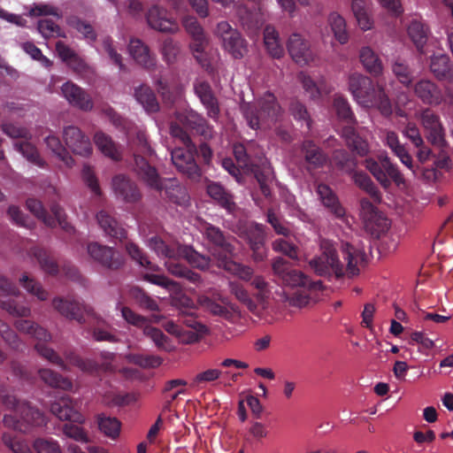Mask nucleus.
Segmentation results:
<instances>
[{
    "label": "nucleus",
    "mask_w": 453,
    "mask_h": 453,
    "mask_svg": "<svg viewBox=\"0 0 453 453\" xmlns=\"http://www.w3.org/2000/svg\"><path fill=\"white\" fill-rule=\"evenodd\" d=\"M65 361L82 372H95L99 370V365L92 359L82 358L73 349H65L62 351Z\"/></svg>",
    "instance_id": "nucleus-43"
},
{
    "label": "nucleus",
    "mask_w": 453,
    "mask_h": 453,
    "mask_svg": "<svg viewBox=\"0 0 453 453\" xmlns=\"http://www.w3.org/2000/svg\"><path fill=\"white\" fill-rule=\"evenodd\" d=\"M264 42L267 52L274 58H280L284 48L280 42L279 34L272 26H266L264 30Z\"/></svg>",
    "instance_id": "nucleus-46"
},
{
    "label": "nucleus",
    "mask_w": 453,
    "mask_h": 453,
    "mask_svg": "<svg viewBox=\"0 0 453 453\" xmlns=\"http://www.w3.org/2000/svg\"><path fill=\"white\" fill-rule=\"evenodd\" d=\"M328 22L335 39L342 44L346 43L349 40V35L346 30L345 19L338 13L333 12L328 18Z\"/></svg>",
    "instance_id": "nucleus-56"
},
{
    "label": "nucleus",
    "mask_w": 453,
    "mask_h": 453,
    "mask_svg": "<svg viewBox=\"0 0 453 453\" xmlns=\"http://www.w3.org/2000/svg\"><path fill=\"white\" fill-rule=\"evenodd\" d=\"M128 48L130 55L139 65L149 72L156 70V55L151 53L149 46L142 41L140 39H132L130 40Z\"/></svg>",
    "instance_id": "nucleus-30"
},
{
    "label": "nucleus",
    "mask_w": 453,
    "mask_h": 453,
    "mask_svg": "<svg viewBox=\"0 0 453 453\" xmlns=\"http://www.w3.org/2000/svg\"><path fill=\"white\" fill-rule=\"evenodd\" d=\"M160 52L164 61L169 65H173L176 62L180 53V45L172 38H166L162 43Z\"/></svg>",
    "instance_id": "nucleus-61"
},
{
    "label": "nucleus",
    "mask_w": 453,
    "mask_h": 453,
    "mask_svg": "<svg viewBox=\"0 0 453 453\" xmlns=\"http://www.w3.org/2000/svg\"><path fill=\"white\" fill-rule=\"evenodd\" d=\"M202 234L207 242L208 250L217 259L218 266L234 255V247L230 234L209 223L204 225Z\"/></svg>",
    "instance_id": "nucleus-10"
},
{
    "label": "nucleus",
    "mask_w": 453,
    "mask_h": 453,
    "mask_svg": "<svg viewBox=\"0 0 453 453\" xmlns=\"http://www.w3.org/2000/svg\"><path fill=\"white\" fill-rule=\"evenodd\" d=\"M272 246L274 251L282 253L293 260L298 258L297 246L287 240L279 238L273 242Z\"/></svg>",
    "instance_id": "nucleus-63"
},
{
    "label": "nucleus",
    "mask_w": 453,
    "mask_h": 453,
    "mask_svg": "<svg viewBox=\"0 0 453 453\" xmlns=\"http://www.w3.org/2000/svg\"><path fill=\"white\" fill-rule=\"evenodd\" d=\"M216 35L221 40L224 49L234 58L239 59L247 53V43L240 32L233 28L226 21L218 23Z\"/></svg>",
    "instance_id": "nucleus-14"
},
{
    "label": "nucleus",
    "mask_w": 453,
    "mask_h": 453,
    "mask_svg": "<svg viewBox=\"0 0 453 453\" xmlns=\"http://www.w3.org/2000/svg\"><path fill=\"white\" fill-rule=\"evenodd\" d=\"M194 91L206 109L207 116L213 120H217L220 113L219 104L209 82L196 81L194 83Z\"/></svg>",
    "instance_id": "nucleus-26"
},
{
    "label": "nucleus",
    "mask_w": 453,
    "mask_h": 453,
    "mask_svg": "<svg viewBox=\"0 0 453 453\" xmlns=\"http://www.w3.org/2000/svg\"><path fill=\"white\" fill-rule=\"evenodd\" d=\"M178 322L183 326L182 342L186 343L198 342L206 330L205 326L196 319L193 311L179 314Z\"/></svg>",
    "instance_id": "nucleus-31"
},
{
    "label": "nucleus",
    "mask_w": 453,
    "mask_h": 453,
    "mask_svg": "<svg viewBox=\"0 0 453 453\" xmlns=\"http://www.w3.org/2000/svg\"><path fill=\"white\" fill-rule=\"evenodd\" d=\"M420 121L426 139L434 146L439 147L442 153L446 154L449 145L445 140V130L440 116L430 108H426L420 114Z\"/></svg>",
    "instance_id": "nucleus-13"
},
{
    "label": "nucleus",
    "mask_w": 453,
    "mask_h": 453,
    "mask_svg": "<svg viewBox=\"0 0 453 453\" xmlns=\"http://www.w3.org/2000/svg\"><path fill=\"white\" fill-rule=\"evenodd\" d=\"M98 225L104 234L120 242L127 240V233L108 211L102 210L96 214Z\"/></svg>",
    "instance_id": "nucleus-32"
},
{
    "label": "nucleus",
    "mask_w": 453,
    "mask_h": 453,
    "mask_svg": "<svg viewBox=\"0 0 453 453\" xmlns=\"http://www.w3.org/2000/svg\"><path fill=\"white\" fill-rule=\"evenodd\" d=\"M180 121L186 127L190 128L205 138L211 136L212 128L209 125L208 121L202 114L194 110L187 111L183 115V118L180 119Z\"/></svg>",
    "instance_id": "nucleus-36"
},
{
    "label": "nucleus",
    "mask_w": 453,
    "mask_h": 453,
    "mask_svg": "<svg viewBox=\"0 0 453 453\" xmlns=\"http://www.w3.org/2000/svg\"><path fill=\"white\" fill-rule=\"evenodd\" d=\"M0 336L14 350H21L23 343L8 324L0 319Z\"/></svg>",
    "instance_id": "nucleus-62"
},
{
    "label": "nucleus",
    "mask_w": 453,
    "mask_h": 453,
    "mask_svg": "<svg viewBox=\"0 0 453 453\" xmlns=\"http://www.w3.org/2000/svg\"><path fill=\"white\" fill-rule=\"evenodd\" d=\"M40 379L48 386L55 388H60L63 390H71L73 388V382L59 374L58 372L43 368L38 371Z\"/></svg>",
    "instance_id": "nucleus-44"
},
{
    "label": "nucleus",
    "mask_w": 453,
    "mask_h": 453,
    "mask_svg": "<svg viewBox=\"0 0 453 453\" xmlns=\"http://www.w3.org/2000/svg\"><path fill=\"white\" fill-rule=\"evenodd\" d=\"M146 19L149 26L159 32L174 33L178 30V24L168 12L158 5L151 6L147 14Z\"/></svg>",
    "instance_id": "nucleus-28"
},
{
    "label": "nucleus",
    "mask_w": 453,
    "mask_h": 453,
    "mask_svg": "<svg viewBox=\"0 0 453 453\" xmlns=\"http://www.w3.org/2000/svg\"><path fill=\"white\" fill-rule=\"evenodd\" d=\"M149 245L158 257L167 258L165 265L170 274L177 278L184 279L196 287L203 285V280L201 274L190 270L185 265L179 262V248L182 244L174 243L168 245L160 238L152 237L150 240Z\"/></svg>",
    "instance_id": "nucleus-6"
},
{
    "label": "nucleus",
    "mask_w": 453,
    "mask_h": 453,
    "mask_svg": "<svg viewBox=\"0 0 453 453\" xmlns=\"http://www.w3.org/2000/svg\"><path fill=\"white\" fill-rule=\"evenodd\" d=\"M430 71L434 76L442 81H453V63L446 54L433 56L430 61Z\"/></svg>",
    "instance_id": "nucleus-35"
},
{
    "label": "nucleus",
    "mask_w": 453,
    "mask_h": 453,
    "mask_svg": "<svg viewBox=\"0 0 453 453\" xmlns=\"http://www.w3.org/2000/svg\"><path fill=\"white\" fill-rule=\"evenodd\" d=\"M98 225L104 234L120 242L127 240V233L108 211L102 210L96 214Z\"/></svg>",
    "instance_id": "nucleus-33"
},
{
    "label": "nucleus",
    "mask_w": 453,
    "mask_h": 453,
    "mask_svg": "<svg viewBox=\"0 0 453 453\" xmlns=\"http://www.w3.org/2000/svg\"><path fill=\"white\" fill-rule=\"evenodd\" d=\"M304 160V167L308 172L322 168L328 161L327 155L312 140H304L300 147Z\"/></svg>",
    "instance_id": "nucleus-27"
},
{
    "label": "nucleus",
    "mask_w": 453,
    "mask_h": 453,
    "mask_svg": "<svg viewBox=\"0 0 453 453\" xmlns=\"http://www.w3.org/2000/svg\"><path fill=\"white\" fill-rule=\"evenodd\" d=\"M47 147L60 159L67 167H72L74 164L73 157L64 147L59 138L56 135H48L45 138Z\"/></svg>",
    "instance_id": "nucleus-50"
},
{
    "label": "nucleus",
    "mask_w": 453,
    "mask_h": 453,
    "mask_svg": "<svg viewBox=\"0 0 453 453\" xmlns=\"http://www.w3.org/2000/svg\"><path fill=\"white\" fill-rule=\"evenodd\" d=\"M219 267L246 281H250L253 278V269L248 265L234 262L232 257L225 260Z\"/></svg>",
    "instance_id": "nucleus-53"
},
{
    "label": "nucleus",
    "mask_w": 453,
    "mask_h": 453,
    "mask_svg": "<svg viewBox=\"0 0 453 453\" xmlns=\"http://www.w3.org/2000/svg\"><path fill=\"white\" fill-rule=\"evenodd\" d=\"M321 289L322 282L320 280H311L308 284H304V286L296 288V290L287 296V299L291 306L297 308L308 307L319 301V292Z\"/></svg>",
    "instance_id": "nucleus-22"
},
{
    "label": "nucleus",
    "mask_w": 453,
    "mask_h": 453,
    "mask_svg": "<svg viewBox=\"0 0 453 453\" xmlns=\"http://www.w3.org/2000/svg\"><path fill=\"white\" fill-rule=\"evenodd\" d=\"M63 138L65 145L75 155L88 157L92 154L93 148L90 139L79 127H65L63 130Z\"/></svg>",
    "instance_id": "nucleus-21"
},
{
    "label": "nucleus",
    "mask_w": 453,
    "mask_h": 453,
    "mask_svg": "<svg viewBox=\"0 0 453 453\" xmlns=\"http://www.w3.org/2000/svg\"><path fill=\"white\" fill-rule=\"evenodd\" d=\"M272 268L274 276L286 286L299 288L311 281L301 271L293 268L291 264L281 257L273 259Z\"/></svg>",
    "instance_id": "nucleus-17"
},
{
    "label": "nucleus",
    "mask_w": 453,
    "mask_h": 453,
    "mask_svg": "<svg viewBox=\"0 0 453 453\" xmlns=\"http://www.w3.org/2000/svg\"><path fill=\"white\" fill-rule=\"evenodd\" d=\"M52 304L61 315L69 319L76 320L80 324L87 323V318L95 317V312L90 306L74 300L54 298Z\"/></svg>",
    "instance_id": "nucleus-19"
},
{
    "label": "nucleus",
    "mask_w": 453,
    "mask_h": 453,
    "mask_svg": "<svg viewBox=\"0 0 453 453\" xmlns=\"http://www.w3.org/2000/svg\"><path fill=\"white\" fill-rule=\"evenodd\" d=\"M0 308L13 317L27 318L31 314L17 287L7 278L0 275Z\"/></svg>",
    "instance_id": "nucleus-12"
},
{
    "label": "nucleus",
    "mask_w": 453,
    "mask_h": 453,
    "mask_svg": "<svg viewBox=\"0 0 453 453\" xmlns=\"http://www.w3.org/2000/svg\"><path fill=\"white\" fill-rule=\"evenodd\" d=\"M136 174L149 188L160 192L161 196L179 205L188 202L185 188L175 178H161L156 167L142 157H136Z\"/></svg>",
    "instance_id": "nucleus-4"
},
{
    "label": "nucleus",
    "mask_w": 453,
    "mask_h": 453,
    "mask_svg": "<svg viewBox=\"0 0 453 453\" xmlns=\"http://www.w3.org/2000/svg\"><path fill=\"white\" fill-rule=\"evenodd\" d=\"M416 148L418 149L416 156L420 164L423 165L428 162H432V166L436 165L438 167L441 168L444 167L447 165L448 157L443 155V158L441 160L437 161L432 150L426 145H425L424 142L422 145Z\"/></svg>",
    "instance_id": "nucleus-60"
},
{
    "label": "nucleus",
    "mask_w": 453,
    "mask_h": 453,
    "mask_svg": "<svg viewBox=\"0 0 453 453\" xmlns=\"http://www.w3.org/2000/svg\"><path fill=\"white\" fill-rule=\"evenodd\" d=\"M249 171L254 173L255 178L259 184L260 191L263 196L265 197H269L271 196L270 185L274 179L272 167L270 165L258 166L252 165Z\"/></svg>",
    "instance_id": "nucleus-42"
},
{
    "label": "nucleus",
    "mask_w": 453,
    "mask_h": 453,
    "mask_svg": "<svg viewBox=\"0 0 453 453\" xmlns=\"http://www.w3.org/2000/svg\"><path fill=\"white\" fill-rule=\"evenodd\" d=\"M125 249L132 260L136 262L141 266L150 271L158 270V266L150 262L146 253H144V251L134 242L127 241Z\"/></svg>",
    "instance_id": "nucleus-49"
},
{
    "label": "nucleus",
    "mask_w": 453,
    "mask_h": 453,
    "mask_svg": "<svg viewBox=\"0 0 453 453\" xmlns=\"http://www.w3.org/2000/svg\"><path fill=\"white\" fill-rule=\"evenodd\" d=\"M61 92L71 105L85 111L92 110L94 104L89 95L73 82H65L61 87Z\"/></svg>",
    "instance_id": "nucleus-29"
},
{
    "label": "nucleus",
    "mask_w": 453,
    "mask_h": 453,
    "mask_svg": "<svg viewBox=\"0 0 453 453\" xmlns=\"http://www.w3.org/2000/svg\"><path fill=\"white\" fill-rule=\"evenodd\" d=\"M94 142L98 150L106 157L119 161L121 159V152L117 144L106 134L99 131L95 134Z\"/></svg>",
    "instance_id": "nucleus-40"
},
{
    "label": "nucleus",
    "mask_w": 453,
    "mask_h": 453,
    "mask_svg": "<svg viewBox=\"0 0 453 453\" xmlns=\"http://www.w3.org/2000/svg\"><path fill=\"white\" fill-rule=\"evenodd\" d=\"M243 116L248 126L254 130L271 128L279 119L282 109L276 96L266 91L256 100L255 104L242 106Z\"/></svg>",
    "instance_id": "nucleus-5"
},
{
    "label": "nucleus",
    "mask_w": 453,
    "mask_h": 453,
    "mask_svg": "<svg viewBox=\"0 0 453 453\" xmlns=\"http://www.w3.org/2000/svg\"><path fill=\"white\" fill-rule=\"evenodd\" d=\"M33 447L37 453H62L58 442L52 438H38L34 441Z\"/></svg>",
    "instance_id": "nucleus-64"
},
{
    "label": "nucleus",
    "mask_w": 453,
    "mask_h": 453,
    "mask_svg": "<svg viewBox=\"0 0 453 453\" xmlns=\"http://www.w3.org/2000/svg\"><path fill=\"white\" fill-rule=\"evenodd\" d=\"M14 147L30 163L39 167L45 166V161L41 157L36 147L34 146L31 142H29L27 139L21 142H16L14 143Z\"/></svg>",
    "instance_id": "nucleus-52"
},
{
    "label": "nucleus",
    "mask_w": 453,
    "mask_h": 453,
    "mask_svg": "<svg viewBox=\"0 0 453 453\" xmlns=\"http://www.w3.org/2000/svg\"><path fill=\"white\" fill-rule=\"evenodd\" d=\"M134 96L147 112H157L159 111V104L150 86L142 84L135 88Z\"/></svg>",
    "instance_id": "nucleus-39"
},
{
    "label": "nucleus",
    "mask_w": 453,
    "mask_h": 453,
    "mask_svg": "<svg viewBox=\"0 0 453 453\" xmlns=\"http://www.w3.org/2000/svg\"><path fill=\"white\" fill-rule=\"evenodd\" d=\"M4 444L13 453H34L29 443L11 433H4L2 437Z\"/></svg>",
    "instance_id": "nucleus-57"
},
{
    "label": "nucleus",
    "mask_w": 453,
    "mask_h": 453,
    "mask_svg": "<svg viewBox=\"0 0 453 453\" xmlns=\"http://www.w3.org/2000/svg\"><path fill=\"white\" fill-rule=\"evenodd\" d=\"M112 188L118 199L127 203H135L142 199V193L134 181L124 174L112 179Z\"/></svg>",
    "instance_id": "nucleus-24"
},
{
    "label": "nucleus",
    "mask_w": 453,
    "mask_h": 453,
    "mask_svg": "<svg viewBox=\"0 0 453 453\" xmlns=\"http://www.w3.org/2000/svg\"><path fill=\"white\" fill-rule=\"evenodd\" d=\"M97 424L99 430L111 439L119 436L121 427L120 421L115 417L106 416L104 413L98 414Z\"/></svg>",
    "instance_id": "nucleus-51"
},
{
    "label": "nucleus",
    "mask_w": 453,
    "mask_h": 453,
    "mask_svg": "<svg viewBox=\"0 0 453 453\" xmlns=\"http://www.w3.org/2000/svg\"><path fill=\"white\" fill-rule=\"evenodd\" d=\"M330 165L333 169L343 174L354 173L357 166L356 157L344 149H336L332 152Z\"/></svg>",
    "instance_id": "nucleus-34"
},
{
    "label": "nucleus",
    "mask_w": 453,
    "mask_h": 453,
    "mask_svg": "<svg viewBox=\"0 0 453 453\" xmlns=\"http://www.w3.org/2000/svg\"><path fill=\"white\" fill-rule=\"evenodd\" d=\"M349 90L361 106L375 107L386 117L392 114V104L383 86L373 83L369 77L357 73L350 74Z\"/></svg>",
    "instance_id": "nucleus-3"
},
{
    "label": "nucleus",
    "mask_w": 453,
    "mask_h": 453,
    "mask_svg": "<svg viewBox=\"0 0 453 453\" xmlns=\"http://www.w3.org/2000/svg\"><path fill=\"white\" fill-rule=\"evenodd\" d=\"M407 33L418 51L424 54V47L429 35L428 27L420 19H413L408 26Z\"/></svg>",
    "instance_id": "nucleus-37"
},
{
    "label": "nucleus",
    "mask_w": 453,
    "mask_h": 453,
    "mask_svg": "<svg viewBox=\"0 0 453 453\" xmlns=\"http://www.w3.org/2000/svg\"><path fill=\"white\" fill-rule=\"evenodd\" d=\"M130 296L142 309L152 311L158 309L157 302L138 287L130 289Z\"/></svg>",
    "instance_id": "nucleus-59"
},
{
    "label": "nucleus",
    "mask_w": 453,
    "mask_h": 453,
    "mask_svg": "<svg viewBox=\"0 0 453 453\" xmlns=\"http://www.w3.org/2000/svg\"><path fill=\"white\" fill-rule=\"evenodd\" d=\"M134 147V171L136 172V157H142L149 163L145 157H151L154 154V150L149 144L147 134L142 131L136 133Z\"/></svg>",
    "instance_id": "nucleus-54"
},
{
    "label": "nucleus",
    "mask_w": 453,
    "mask_h": 453,
    "mask_svg": "<svg viewBox=\"0 0 453 453\" xmlns=\"http://www.w3.org/2000/svg\"><path fill=\"white\" fill-rule=\"evenodd\" d=\"M229 291L232 295L235 296V298L247 309L254 313L257 314L258 311V305L257 300H253L252 297L250 296L247 289L240 283L238 282H229Z\"/></svg>",
    "instance_id": "nucleus-48"
},
{
    "label": "nucleus",
    "mask_w": 453,
    "mask_h": 453,
    "mask_svg": "<svg viewBox=\"0 0 453 453\" xmlns=\"http://www.w3.org/2000/svg\"><path fill=\"white\" fill-rule=\"evenodd\" d=\"M87 250L94 261L105 268L118 270L124 265L122 255L114 248L98 242H90L88 244Z\"/></svg>",
    "instance_id": "nucleus-18"
},
{
    "label": "nucleus",
    "mask_w": 453,
    "mask_h": 453,
    "mask_svg": "<svg viewBox=\"0 0 453 453\" xmlns=\"http://www.w3.org/2000/svg\"><path fill=\"white\" fill-rule=\"evenodd\" d=\"M365 165L384 188H388L392 182L396 186L405 183L398 166L387 155H380L378 160L367 158Z\"/></svg>",
    "instance_id": "nucleus-11"
},
{
    "label": "nucleus",
    "mask_w": 453,
    "mask_h": 453,
    "mask_svg": "<svg viewBox=\"0 0 453 453\" xmlns=\"http://www.w3.org/2000/svg\"><path fill=\"white\" fill-rule=\"evenodd\" d=\"M196 145L193 148H176L171 152L172 162L179 172L192 180H198L202 176L200 167L196 162Z\"/></svg>",
    "instance_id": "nucleus-16"
},
{
    "label": "nucleus",
    "mask_w": 453,
    "mask_h": 453,
    "mask_svg": "<svg viewBox=\"0 0 453 453\" xmlns=\"http://www.w3.org/2000/svg\"><path fill=\"white\" fill-rule=\"evenodd\" d=\"M355 184L360 188L365 190L375 203H380L381 200V195L376 185L372 182L369 175L364 172L354 171V173L350 174Z\"/></svg>",
    "instance_id": "nucleus-47"
},
{
    "label": "nucleus",
    "mask_w": 453,
    "mask_h": 453,
    "mask_svg": "<svg viewBox=\"0 0 453 453\" xmlns=\"http://www.w3.org/2000/svg\"><path fill=\"white\" fill-rule=\"evenodd\" d=\"M0 403L14 411L4 416L3 422L6 427L26 434L46 424L45 416L38 408L26 400L18 399L12 389L4 384L0 385Z\"/></svg>",
    "instance_id": "nucleus-2"
},
{
    "label": "nucleus",
    "mask_w": 453,
    "mask_h": 453,
    "mask_svg": "<svg viewBox=\"0 0 453 453\" xmlns=\"http://www.w3.org/2000/svg\"><path fill=\"white\" fill-rule=\"evenodd\" d=\"M359 58L365 69L372 76L377 77L382 73L381 60L370 47H363L360 50Z\"/></svg>",
    "instance_id": "nucleus-41"
},
{
    "label": "nucleus",
    "mask_w": 453,
    "mask_h": 453,
    "mask_svg": "<svg viewBox=\"0 0 453 453\" xmlns=\"http://www.w3.org/2000/svg\"><path fill=\"white\" fill-rule=\"evenodd\" d=\"M351 9L361 29L365 31L370 29L372 23L368 16L366 0H352Z\"/></svg>",
    "instance_id": "nucleus-55"
},
{
    "label": "nucleus",
    "mask_w": 453,
    "mask_h": 453,
    "mask_svg": "<svg viewBox=\"0 0 453 453\" xmlns=\"http://www.w3.org/2000/svg\"><path fill=\"white\" fill-rule=\"evenodd\" d=\"M208 195L223 208L231 211L234 209L235 203L233 196L220 184L211 182L207 185Z\"/></svg>",
    "instance_id": "nucleus-45"
},
{
    "label": "nucleus",
    "mask_w": 453,
    "mask_h": 453,
    "mask_svg": "<svg viewBox=\"0 0 453 453\" xmlns=\"http://www.w3.org/2000/svg\"><path fill=\"white\" fill-rule=\"evenodd\" d=\"M334 108L339 119L346 123L342 129V137L344 139L346 145L352 152L360 157H365L369 152V145L366 140L355 129L357 119L351 110L348 100L341 96L336 95L334 98Z\"/></svg>",
    "instance_id": "nucleus-7"
},
{
    "label": "nucleus",
    "mask_w": 453,
    "mask_h": 453,
    "mask_svg": "<svg viewBox=\"0 0 453 453\" xmlns=\"http://www.w3.org/2000/svg\"><path fill=\"white\" fill-rule=\"evenodd\" d=\"M413 93L424 104L430 106L453 105L452 90L428 79L418 81L413 85Z\"/></svg>",
    "instance_id": "nucleus-9"
},
{
    "label": "nucleus",
    "mask_w": 453,
    "mask_h": 453,
    "mask_svg": "<svg viewBox=\"0 0 453 453\" xmlns=\"http://www.w3.org/2000/svg\"><path fill=\"white\" fill-rule=\"evenodd\" d=\"M79 403L68 395L56 399L50 404V412L60 420L83 424L85 418L79 411Z\"/></svg>",
    "instance_id": "nucleus-20"
},
{
    "label": "nucleus",
    "mask_w": 453,
    "mask_h": 453,
    "mask_svg": "<svg viewBox=\"0 0 453 453\" xmlns=\"http://www.w3.org/2000/svg\"><path fill=\"white\" fill-rule=\"evenodd\" d=\"M184 258L192 267L201 271L210 268L211 259L210 257L200 254L193 247L181 245L179 248V259Z\"/></svg>",
    "instance_id": "nucleus-38"
},
{
    "label": "nucleus",
    "mask_w": 453,
    "mask_h": 453,
    "mask_svg": "<svg viewBox=\"0 0 453 453\" xmlns=\"http://www.w3.org/2000/svg\"><path fill=\"white\" fill-rule=\"evenodd\" d=\"M265 237V226L264 225L251 223L247 226L246 238L252 250V257L256 262H261L266 257Z\"/></svg>",
    "instance_id": "nucleus-25"
},
{
    "label": "nucleus",
    "mask_w": 453,
    "mask_h": 453,
    "mask_svg": "<svg viewBox=\"0 0 453 453\" xmlns=\"http://www.w3.org/2000/svg\"><path fill=\"white\" fill-rule=\"evenodd\" d=\"M320 254L309 261L311 269L319 276L340 279L345 273L351 276L359 273L358 264L365 258V253L346 242L342 245V253L347 262L346 268L340 261L335 245L327 239L320 241Z\"/></svg>",
    "instance_id": "nucleus-1"
},
{
    "label": "nucleus",
    "mask_w": 453,
    "mask_h": 453,
    "mask_svg": "<svg viewBox=\"0 0 453 453\" xmlns=\"http://www.w3.org/2000/svg\"><path fill=\"white\" fill-rule=\"evenodd\" d=\"M287 48L292 59L300 65H309L315 59V54L308 41L299 34H292L288 41Z\"/></svg>",
    "instance_id": "nucleus-23"
},
{
    "label": "nucleus",
    "mask_w": 453,
    "mask_h": 453,
    "mask_svg": "<svg viewBox=\"0 0 453 453\" xmlns=\"http://www.w3.org/2000/svg\"><path fill=\"white\" fill-rule=\"evenodd\" d=\"M26 205L27 210L36 218L42 219L46 226L53 227L58 223L59 226L67 233L73 231V227L66 221L64 210L58 204H53L51 206L50 210L53 216L48 214L42 202L37 199L28 198L26 202Z\"/></svg>",
    "instance_id": "nucleus-15"
},
{
    "label": "nucleus",
    "mask_w": 453,
    "mask_h": 453,
    "mask_svg": "<svg viewBox=\"0 0 453 453\" xmlns=\"http://www.w3.org/2000/svg\"><path fill=\"white\" fill-rule=\"evenodd\" d=\"M34 256L46 273L56 275L58 273V264L46 250L37 248L34 250Z\"/></svg>",
    "instance_id": "nucleus-58"
},
{
    "label": "nucleus",
    "mask_w": 453,
    "mask_h": 453,
    "mask_svg": "<svg viewBox=\"0 0 453 453\" xmlns=\"http://www.w3.org/2000/svg\"><path fill=\"white\" fill-rule=\"evenodd\" d=\"M15 327L19 332L27 334L37 340L38 342L35 345V349L41 357L56 365L63 371H70L64 358L53 349L45 344L51 340V334L47 329L27 319L17 320L15 322Z\"/></svg>",
    "instance_id": "nucleus-8"
}]
</instances>
